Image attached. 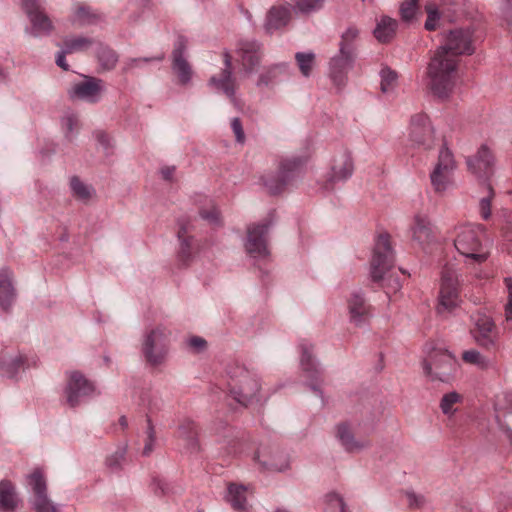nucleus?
Here are the masks:
<instances>
[{"label": "nucleus", "instance_id": "nucleus-1", "mask_svg": "<svg viewBox=\"0 0 512 512\" xmlns=\"http://www.w3.org/2000/svg\"><path fill=\"white\" fill-rule=\"evenodd\" d=\"M474 51L473 31L470 28L450 31L445 45L435 52L428 66L429 87L435 96L446 98L450 95L458 75V57Z\"/></svg>", "mask_w": 512, "mask_h": 512}, {"label": "nucleus", "instance_id": "nucleus-2", "mask_svg": "<svg viewBox=\"0 0 512 512\" xmlns=\"http://www.w3.org/2000/svg\"><path fill=\"white\" fill-rule=\"evenodd\" d=\"M394 253L390 236L380 234L377 237L373 255L370 261V277L374 283L379 284L385 293L390 296L402 287L403 272L394 267Z\"/></svg>", "mask_w": 512, "mask_h": 512}, {"label": "nucleus", "instance_id": "nucleus-3", "mask_svg": "<svg viewBox=\"0 0 512 512\" xmlns=\"http://www.w3.org/2000/svg\"><path fill=\"white\" fill-rule=\"evenodd\" d=\"M454 246L466 258V264L471 266L484 263L490 254L485 229L480 224L456 227Z\"/></svg>", "mask_w": 512, "mask_h": 512}, {"label": "nucleus", "instance_id": "nucleus-4", "mask_svg": "<svg viewBox=\"0 0 512 512\" xmlns=\"http://www.w3.org/2000/svg\"><path fill=\"white\" fill-rule=\"evenodd\" d=\"M228 388L231 396L241 405L248 406L260 401V383L257 376L237 366L230 371Z\"/></svg>", "mask_w": 512, "mask_h": 512}, {"label": "nucleus", "instance_id": "nucleus-5", "mask_svg": "<svg viewBox=\"0 0 512 512\" xmlns=\"http://www.w3.org/2000/svg\"><path fill=\"white\" fill-rule=\"evenodd\" d=\"M457 360L444 348L434 347L428 351L423 370L431 380L449 382L457 372Z\"/></svg>", "mask_w": 512, "mask_h": 512}, {"label": "nucleus", "instance_id": "nucleus-6", "mask_svg": "<svg viewBox=\"0 0 512 512\" xmlns=\"http://www.w3.org/2000/svg\"><path fill=\"white\" fill-rule=\"evenodd\" d=\"M303 162V159L298 156L282 159L275 173H267L262 177L263 185L267 191L273 195L284 191L286 186L299 173Z\"/></svg>", "mask_w": 512, "mask_h": 512}, {"label": "nucleus", "instance_id": "nucleus-7", "mask_svg": "<svg viewBox=\"0 0 512 512\" xmlns=\"http://www.w3.org/2000/svg\"><path fill=\"white\" fill-rule=\"evenodd\" d=\"M457 168L452 151L443 145L437 161L430 173V182L436 193L442 194L453 184V174Z\"/></svg>", "mask_w": 512, "mask_h": 512}, {"label": "nucleus", "instance_id": "nucleus-8", "mask_svg": "<svg viewBox=\"0 0 512 512\" xmlns=\"http://www.w3.org/2000/svg\"><path fill=\"white\" fill-rule=\"evenodd\" d=\"M461 302L458 286V277L454 270L445 267L442 272V279L436 311L441 316L454 311Z\"/></svg>", "mask_w": 512, "mask_h": 512}, {"label": "nucleus", "instance_id": "nucleus-9", "mask_svg": "<svg viewBox=\"0 0 512 512\" xmlns=\"http://www.w3.org/2000/svg\"><path fill=\"white\" fill-rule=\"evenodd\" d=\"M170 331L163 326H157L146 334L142 346L143 355L152 366L160 365L169 347Z\"/></svg>", "mask_w": 512, "mask_h": 512}, {"label": "nucleus", "instance_id": "nucleus-10", "mask_svg": "<svg viewBox=\"0 0 512 512\" xmlns=\"http://www.w3.org/2000/svg\"><path fill=\"white\" fill-rule=\"evenodd\" d=\"M96 388L82 373L72 371L67 374V383L63 398L65 404L74 408L82 401L94 395Z\"/></svg>", "mask_w": 512, "mask_h": 512}, {"label": "nucleus", "instance_id": "nucleus-11", "mask_svg": "<svg viewBox=\"0 0 512 512\" xmlns=\"http://www.w3.org/2000/svg\"><path fill=\"white\" fill-rule=\"evenodd\" d=\"M408 138L413 146L431 150L435 146V132L429 117L418 113L411 117Z\"/></svg>", "mask_w": 512, "mask_h": 512}, {"label": "nucleus", "instance_id": "nucleus-12", "mask_svg": "<svg viewBox=\"0 0 512 512\" xmlns=\"http://www.w3.org/2000/svg\"><path fill=\"white\" fill-rule=\"evenodd\" d=\"M269 222L252 224L247 228L246 252L253 258L264 259L269 255L267 233Z\"/></svg>", "mask_w": 512, "mask_h": 512}, {"label": "nucleus", "instance_id": "nucleus-13", "mask_svg": "<svg viewBox=\"0 0 512 512\" xmlns=\"http://www.w3.org/2000/svg\"><path fill=\"white\" fill-rule=\"evenodd\" d=\"M27 482L32 489L33 505L37 512H58L57 507L48 498L46 477L42 469H34L27 476Z\"/></svg>", "mask_w": 512, "mask_h": 512}, {"label": "nucleus", "instance_id": "nucleus-14", "mask_svg": "<svg viewBox=\"0 0 512 512\" xmlns=\"http://www.w3.org/2000/svg\"><path fill=\"white\" fill-rule=\"evenodd\" d=\"M224 64L225 67L209 79V85L215 90L222 92L234 105H238L235 96L238 83L232 73L231 56L227 53L224 55Z\"/></svg>", "mask_w": 512, "mask_h": 512}, {"label": "nucleus", "instance_id": "nucleus-15", "mask_svg": "<svg viewBox=\"0 0 512 512\" xmlns=\"http://www.w3.org/2000/svg\"><path fill=\"white\" fill-rule=\"evenodd\" d=\"M179 249L177 260L181 266H188L194 255L199 251V244L192 235L190 222H180L178 229Z\"/></svg>", "mask_w": 512, "mask_h": 512}, {"label": "nucleus", "instance_id": "nucleus-16", "mask_svg": "<svg viewBox=\"0 0 512 512\" xmlns=\"http://www.w3.org/2000/svg\"><path fill=\"white\" fill-rule=\"evenodd\" d=\"M469 172L480 180H488L493 175L494 155L491 150L482 145L477 153L466 160Z\"/></svg>", "mask_w": 512, "mask_h": 512}, {"label": "nucleus", "instance_id": "nucleus-17", "mask_svg": "<svg viewBox=\"0 0 512 512\" xmlns=\"http://www.w3.org/2000/svg\"><path fill=\"white\" fill-rule=\"evenodd\" d=\"M23 8L30 20L33 36L47 35L53 30L51 19L36 0H24Z\"/></svg>", "mask_w": 512, "mask_h": 512}, {"label": "nucleus", "instance_id": "nucleus-18", "mask_svg": "<svg viewBox=\"0 0 512 512\" xmlns=\"http://www.w3.org/2000/svg\"><path fill=\"white\" fill-rule=\"evenodd\" d=\"M336 437L345 451L349 453H358L370 446L369 437L360 434L348 423H341L337 426Z\"/></svg>", "mask_w": 512, "mask_h": 512}, {"label": "nucleus", "instance_id": "nucleus-19", "mask_svg": "<svg viewBox=\"0 0 512 512\" xmlns=\"http://www.w3.org/2000/svg\"><path fill=\"white\" fill-rule=\"evenodd\" d=\"M301 368L307 378L308 385L314 392H321L322 373L317 362L313 358L312 346L301 344Z\"/></svg>", "mask_w": 512, "mask_h": 512}, {"label": "nucleus", "instance_id": "nucleus-20", "mask_svg": "<svg viewBox=\"0 0 512 512\" xmlns=\"http://www.w3.org/2000/svg\"><path fill=\"white\" fill-rule=\"evenodd\" d=\"M103 91V81L97 78L88 77L85 80L75 83L69 90L71 99L83 100L89 103H96Z\"/></svg>", "mask_w": 512, "mask_h": 512}, {"label": "nucleus", "instance_id": "nucleus-21", "mask_svg": "<svg viewBox=\"0 0 512 512\" xmlns=\"http://www.w3.org/2000/svg\"><path fill=\"white\" fill-rule=\"evenodd\" d=\"M349 319L355 326L364 325L372 315V306L361 292H352L347 298Z\"/></svg>", "mask_w": 512, "mask_h": 512}, {"label": "nucleus", "instance_id": "nucleus-22", "mask_svg": "<svg viewBox=\"0 0 512 512\" xmlns=\"http://www.w3.org/2000/svg\"><path fill=\"white\" fill-rule=\"evenodd\" d=\"M252 459L255 463H258L263 469L271 471H284L289 466L287 456L283 455L279 451H272L270 448L262 447L256 449L252 453Z\"/></svg>", "mask_w": 512, "mask_h": 512}, {"label": "nucleus", "instance_id": "nucleus-23", "mask_svg": "<svg viewBox=\"0 0 512 512\" xmlns=\"http://www.w3.org/2000/svg\"><path fill=\"white\" fill-rule=\"evenodd\" d=\"M30 365L29 358L15 350H4L0 356V374L13 378Z\"/></svg>", "mask_w": 512, "mask_h": 512}, {"label": "nucleus", "instance_id": "nucleus-24", "mask_svg": "<svg viewBox=\"0 0 512 512\" xmlns=\"http://www.w3.org/2000/svg\"><path fill=\"white\" fill-rule=\"evenodd\" d=\"M355 59L338 53L329 62V78L338 89L343 88L347 83L348 71L353 67Z\"/></svg>", "mask_w": 512, "mask_h": 512}, {"label": "nucleus", "instance_id": "nucleus-25", "mask_svg": "<svg viewBox=\"0 0 512 512\" xmlns=\"http://www.w3.org/2000/svg\"><path fill=\"white\" fill-rule=\"evenodd\" d=\"M412 240L422 249H426L436 240L432 225L425 215H416L411 225Z\"/></svg>", "mask_w": 512, "mask_h": 512}, {"label": "nucleus", "instance_id": "nucleus-26", "mask_svg": "<svg viewBox=\"0 0 512 512\" xmlns=\"http://www.w3.org/2000/svg\"><path fill=\"white\" fill-rule=\"evenodd\" d=\"M236 56L237 62L242 65L244 71L250 72L259 64L260 44L255 41L242 40L238 43Z\"/></svg>", "mask_w": 512, "mask_h": 512}, {"label": "nucleus", "instance_id": "nucleus-27", "mask_svg": "<svg viewBox=\"0 0 512 512\" xmlns=\"http://www.w3.org/2000/svg\"><path fill=\"white\" fill-rule=\"evenodd\" d=\"M353 161L349 152H343L334 159L331 176L325 184L326 190L333 189L334 183L348 179L353 173Z\"/></svg>", "mask_w": 512, "mask_h": 512}, {"label": "nucleus", "instance_id": "nucleus-28", "mask_svg": "<svg viewBox=\"0 0 512 512\" xmlns=\"http://www.w3.org/2000/svg\"><path fill=\"white\" fill-rule=\"evenodd\" d=\"M495 418L499 428L512 439V395L497 398Z\"/></svg>", "mask_w": 512, "mask_h": 512}, {"label": "nucleus", "instance_id": "nucleus-29", "mask_svg": "<svg viewBox=\"0 0 512 512\" xmlns=\"http://www.w3.org/2000/svg\"><path fill=\"white\" fill-rule=\"evenodd\" d=\"M185 48L186 43L183 38H180L173 51V70L181 84L188 83L192 76L191 67L183 57Z\"/></svg>", "mask_w": 512, "mask_h": 512}, {"label": "nucleus", "instance_id": "nucleus-30", "mask_svg": "<svg viewBox=\"0 0 512 512\" xmlns=\"http://www.w3.org/2000/svg\"><path fill=\"white\" fill-rule=\"evenodd\" d=\"M249 487L237 483H229L227 486L226 500L237 512H247L249 505L247 503V494Z\"/></svg>", "mask_w": 512, "mask_h": 512}, {"label": "nucleus", "instance_id": "nucleus-31", "mask_svg": "<svg viewBox=\"0 0 512 512\" xmlns=\"http://www.w3.org/2000/svg\"><path fill=\"white\" fill-rule=\"evenodd\" d=\"M291 19L289 6H273L267 13L265 28L269 33L285 27Z\"/></svg>", "mask_w": 512, "mask_h": 512}, {"label": "nucleus", "instance_id": "nucleus-32", "mask_svg": "<svg viewBox=\"0 0 512 512\" xmlns=\"http://www.w3.org/2000/svg\"><path fill=\"white\" fill-rule=\"evenodd\" d=\"M16 292L12 283V273L7 268L0 269V307L7 310L14 302Z\"/></svg>", "mask_w": 512, "mask_h": 512}, {"label": "nucleus", "instance_id": "nucleus-33", "mask_svg": "<svg viewBox=\"0 0 512 512\" xmlns=\"http://www.w3.org/2000/svg\"><path fill=\"white\" fill-rule=\"evenodd\" d=\"M494 327V323L490 317L486 315H478L475 319V328L473 329L476 341L485 347H489L493 344L492 334Z\"/></svg>", "mask_w": 512, "mask_h": 512}, {"label": "nucleus", "instance_id": "nucleus-34", "mask_svg": "<svg viewBox=\"0 0 512 512\" xmlns=\"http://www.w3.org/2000/svg\"><path fill=\"white\" fill-rule=\"evenodd\" d=\"M177 437L183 440L188 450L191 452L198 451V429L192 420L184 419L180 422L177 429Z\"/></svg>", "mask_w": 512, "mask_h": 512}, {"label": "nucleus", "instance_id": "nucleus-35", "mask_svg": "<svg viewBox=\"0 0 512 512\" xmlns=\"http://www.w3.org/2000/svg\"><path fill=\"white\" fill-rule=\"evenodd\" d=\"M359 38V29L355 26H349L341 35L339 53L347 56L348 58L356 59Z\"/></svg>", "mask_w": 512, "mask_h": 512}, {"label": "nucleus", "instance_id": "nucleus-36", "mask_svg": "<svg viewBox=\"0 0 512 512\" xmlns=\"http://www.w3.org/2000/svg\"><path fill=\"white\" fill-rule=\"evenodd\" d=\"M223 446L227 455L231 456L242 454L249 456L250 450L252 449L251 444L234 436L231 429H228L226 434L223 436Z\"/></svg>", "mask_w": 512, "mask_h": 512}, {"label": "nucleus", "instance_id": "nucleus-37", "mask_svg": "<svg viewBox=\"0 0 512 512\" xmlns=\"http://www.w3.org/2000/svg\"><path fill=\"white\" fill-rule=\"evenodd\" d=\"M94 44V40L84 36H66L62 40L60 47L64 48V53L85 52Z\"/></svg>", "mask_w": 512, "mask_h": 512}, {"label": "nucleus", "instance_id": "nucleus-38", "mask_svg": "<svg viewBox=\"0 0 512 512\" xmlns=\"http://www.w3.org/2000/svg\"><path fill=\"white\" fill-rule=\"evenodd\" d=\"M397 21L388 16H382L374 29V36L379 42H389L396 33Z\"/></svg>", "mask_w": 512, "mask_h": 512}, {"label": "nucleus", "instance_id": "nucleus-39", "mask_svg": "<svg viewBox=\"0 0 512 512\" xmlns=\"http://www.w3.org/2000/svg\"><path fill=\"white\" fill-rule=\"evenodd\" d=\"M17 506V495L15 486L9 480L0 482V508L6 511H13Z\"/></svg>", "mask_w": 512, "mask_h": 512}, {"label": "nucleus", "instance_id": "nucleus-40", "mask_svg": "<svg viewBox=\"0 0 512 512\" xmlns=\"http://www.w3.org/2000/svg\"><path fill=\"white\" fill-rule=\"evenodd\" d=\"M463 402V396L455 391L446 393L440 400V409L443 414L452 417Z\"/></svg>", "mask_w": 512, "mask_h": 512}, {"label": "nucleus", "instance_id": "nucleus-41", "mask_svg": "<svg viewBox=\"0 0 512 512\" xmlns=\"http://www.w3.org/2000/svg\"><path fill=\"white\" fill-rule=\"evenodd\" d=\"M462 359L465 363L475 365L482 370L489 369L493 366L490 359L484 357L480 352L474 349L464 351L462 353Z\"/></svg>", "mask_w": 512, "mask_h": 512}, {"label": "nucleus", "instance_id": "nucleus-42", "mask_svg": "<svg viewBox=\"0 0 512 512\" xmlns=\"http://www.w3.org/2000/svg\"><path fill=\"white\" fill-rule=\"evenodd\" d=\"M495 197V192L491 185H487L484 190V195L479 200V213L483 220H488L492 213V201Z\"/></svg>", "mask_w": 512, "mask_h": 512}, {"label": "nucleus", "instance_id": "nucleus-43", "mask_svg": "<svg viewBox=\"0 0 512 512\" xmlns=\"http://www.w3.org/2000/svg\"><path fill=\"white\" fill-rule=\"evenodd\" d=\"M295 60L301 74L305 77L310 76L315 64V54L312 52H298L295 54Z\"/></svg>", "mask_w": 512, "mask_h": 512}, {"label": "nucleus", "instance_id": "nucleus-44", "mask_svg": "<svg viewBox=\"0 0 512 512\" xmlns=\"http://www.w3.org/2000/svg\"><path fill=\"white\" fill-rule=\"evenodd\" d=\"M425 10L427 13L425 28L429 31L436 30L443 19V11H439L438 7L434 3L426 4Z\"/></svg>", "mask_w": 512, "mask_h": 512}, {"label": "nucleus", "instance_id": "nucleus-45", "mask_svg": "<svg viewBox=\"0 0 512 512\" xmlns=\"http://www.w3.org/2000/svg\"><path fill=\"white\" fill-rule=\"evenodd\" d=\"M381 91L383 93H391L398 86V75L395 71L388 67L381 70Z\"/></svg>", "mask_w": 512, "mask_h": 512}, {"label": "nucleus", "instance_id": "nucleus-46", "mask_svg": "<svg viewBox=\"0 0 512 512\" xmlns=\"http://www.w3.org/2000/svg\"><path fill=\"white\" fill-rule=\"evenodd\" d=\"M70 187L73 192V195L81 200L87 201L91 198L92 192L91 188L83 183L78 177H72L70 180Z\"/></svg>", "mask_w": 512, "mask_h": 512}, {"label": "nucleus", "instance_id": "nucleus-47", "mask_svg": "<svg viewBox=\"0 0 512 512\" xmlns=\"http://www.w3.org/2000/svg\"><path fill=\"white\" fill-rule=\"evenodd\" d=\"M98 15L87 5L78 4L75 10V20L81 25L91 24L96 21Z\"/></svg>", "mask_w": 512, "mask_h": 512}, {"label": "nucleus", "instance_id": "nucleus-48", "mask_svg": "<svg viewBox=\"0 0 512 512\" xmlns=\"http://www.w3.org/2000/svg\"><path fill=\"white\" fill-rule=\"evenodd\" d=\"M97 57L99 63L105 70L113 69L118 61L116 53L107 47H100Z\"/></svg>", "mask_w": 512, "mask_h": 512}, {"label": "nucleus", "instance_id": "nucleus-49", "mask_svg": "<svg viewBox=\"0 0 512 512\" xmlns=\"http://www.w3.org/2000/svg\"><path fill=\"white\" fill-rule=\"evenodd\" d=\"M62 127L65 131L66 138L72 139L73 135L77 133L80 128L78 117L72 112L65 114L62 119Z\"/></svg>", "mask_w": 512, "mask_h": 512}, {"label": "nucleus", "instance_id": "nucleus-50", "mask_svg": "<svg viewBox=\"0 0 512 512\" xmlns=\"http://www.w3.org/2000/svg\"><path fill=\"white\" fill-rule=\"evenodd\" d=\"M200 216L212 225L221 223L220 213L212 201H209L207 207H202L199 211Z\"/></svg>", "mask_w": 512, "mask_h": 512}, {"label": "nucleus", "instance_id": "nucleus-51", "mask_svg": "<svg viewBox=\"0 0 512 512\" xmlns=\"http://www.w3.org/2000/svg\"><path fill=\"white\" fill-rule=\"evenodd\" d=\"M156 441L155 428L150 418H147V429H146V439L145 445L142 451L144 456H148L154 450V445Z\"/></svg>", "mask_w": 512, "mask_h": 512}, {"label": "nucleus", "instance_id": "nucleus-52", "mask_svg": "<svg viewBox=\"0 0 512 512\" xmlns=\"http://www.w3.org/2000/svg\"><path fill=\"white\" fill-rule=\"evenodd\" d=\"M325 0H295L297 9L302 13H313L323 7Z\"/></svg>", "mask_w": 512, "mask_h": 512}, {"label": "nucleus", "instance_id": "nucleus-53", "mask_svg": "<svg viewBox=\"0 0 512 512\" xmlns=\"http://www.w3.org/2000/svg\"><path fill=\"white\" fill-rule=\"evenodd\" d=\"M125 454V448H118L113 454L107 457L106 466L112 471L119 470L122 463L125 461Z\"/></svg>", "mask_w": 512, "mask_h": 512}, {"label": "nucleus", "instance_id": "nucleus-54", "mask_svg": "<svg viewBox=\"0 0 512 512\" xmlns=\"http://www.w3.org/2000/svg\"><path fill=\"white\" fill-rule=\"evenodd\" d=\"M418 1L419 0H404L400 7V13L402 19L405 21H410L415 16L418 10Z\"/></svg>", "mask_w": 512, "mask_h": 512}, {"label": "nucleus", "instance_id": "nucleus-55", "mask_svg": "<svg viewBox=\"0 0 512 512\" xmlns=\"http://www.w3.org/2000/svg\"><path fill=\"white\" fill-rule=\"evenodd\" d=\"M328 512H345L343 499L337 493L327 495Z\"/></svg>", "mask_w": 512, "mask_h": 512}, {"label": "nucleus", "instance_id": "nucleus-56", "mask_svg": "<svg viewBox=\"0 0 512 512\" xmlns=\"http://www.w3.org/2000/svg\"><path fill=\"white\" fill-rule=\"evenodd\" d=\"M187 345L194 353H200L206 349L207 342L199 336H192L187 340Z\"/></svg>", "mask_w": 512, "mask_h": 512}, {"label": "nucleus", "instance_id": "nucleus-57", "mask_svg": "<svg viewBox=\"0 0 512 512\" xmlns=\"http://www.w3.org/2000/svg\"><path fill=\"white\" fill-rule=\"evenodd\" d=\"M406 500L410 508H421L425 503L424 496L418 495L414 492H407Z\"/></svg>", "mask_w": 512, "mask_h": 512}, {"label": "nucleus", "instance_id": "nucleus-58", "mask_svg": "<svg viewBox=\"0 0 512 512\" xmlns=\"http://www.w3.org/2000/svg\"><path fill=\"white\" fill-rule=\"evenodd\" d=\"M231 128L235 134L237 142L243 143L245 141V134L239 118L232 119Z\"/></svg>", "mask_w": 512, "mask_h": 512}, {"label": "nucleus", "instance_id": "nucleus-59", "mask_svg": "<svg viewBox=\"0 0 512 512\" xmlns=\"http://www.w3.org/2000/svg\"><path fill=\"white\" fill-rule=\"evenodd\" d=\"M504 283L508 291V302L506 304L507 319H512V279L505 278Z\"/></svg>", "mask_w": 512, "mask_h": 512}, {"label": "nucleus", "instance_id": "nucleus-60", "mask_svg": "<svg viewBox=\"0 0 512 512\" xmlns=\"http://www.w3.org/2000/svg\"><path fill=\"white\" fill-rule=\"evenodd\" d=\"M95 138L97 142L105 149L108 150L111 147V140L109 135L104 131H96Z\"/></svg>", "mask_w": 512, "mask_h": 512}, {"label": "nucleus", "instance_id": "nucleus-61", "mask_svg": "<svg viewBox=\"0 0 512 512\" xmlns=\"http://www.w3.org/2000/svg\"><path fill=\"white\" fill-rule=\"evenodd\" d=\"M502 234L506 240L512 242V214L509 216L506 224L502 227Z\"/></svg>", "mask_w": 512, "mask_h": 512}, {"label": "nucleus", "instance_id": "nucleus-62", "mask_svg": "<svg viewBox=\"0 0 512 512\" xmlns=\"http://www.w3.org/2000/svg\"><path fill=\"white\" fill-rule=\"evenodd\" d=\"M507 1V11L505 13V21L507 24V29L510 33H512V0Z\"/></svg>", "mask_w": 512, "mask_h": 512}, {"label": "nucleus", "instance_id": "nucleus-63", "mask_svg": "<svg viewBox=\"0 0 512 512\" xmlns=\"http://www.w3.org/2000/svg\"><path fill=\"white\" fill-rule=\"evenodd\" d=\"M155 493L159 495H165L168 492V484L163 480L155 481Z\"/></svg>", "mask_w": 512, "mask_h": 512}, {"label": "nucleus", "instance_id": "nucleus-64", "mask_svg": "<svg viewBox=\"0 0 512 512\" xmlns=\"http://www.w3.org/2000/svg\"><path fill=\"white\" fill-rule=\"evenodd\" d=\"M67 53H64V48L61 47V51L58 53L57 57H56V64L62 68L63 70H68L69 69V65L67 64L66 60H65V55Z\"/></svg>", "mask_w": 512, "mask_h": 512}]
</instances>
